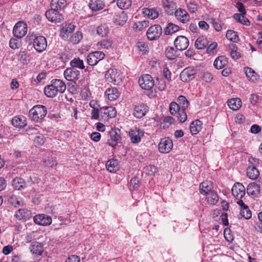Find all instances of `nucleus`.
Listing matches in <instances>:
<instances>
[{
    "label": "nucleus",
    "instance_id": "bb28decb",
    "mask_svg": "<svg viewBox=\"0 0 262 262\" xmlns=\"http://www.w3.org/2000/svg\"><path fill=\"white\" fill-rule=\"evenodd\" d=\"M51 83L54 87L57 92L63 93L66 89V83L60 79H53L51 81Z\"/></svg>",
    "mask_w": 262,
    "mask_h": 262
},
{
    "label": "nucleus",
    "instance_id": "4468645a",
    "mask_svg": "<svg viewBox=\"0 0 262 262\" xmlns=\"http://www.w3.org/2000/svg\"><path fill=\"white\" fill-rule=\"evenodd\" d=\"M144 132L137 127L129 132V136L132 143H138L140 142L141 137L144 136Z\"/></svg>",
    "mask_w": 262,
    "mask_h": 262
},
{
    "label": "nucleus",
    "instance_id": "f704fd0d",
    "mask_svg": "<svg viewBox=\"0 0 262 262\" xmlns=\"http://www.w3.org/2000/svg\"><path fill=\"white\" fill-rule=\"evenodd\" d=\"M12 186L15 189L20 190L26 187V184L23 179L16 178L12 181Z\"/></svg>",
    "mask_w": 262,
    "mask_h": 262
},
{
    "label": "nucleus",
    "instance_id": "5701e85b",
    "mask_svg": "<svg viewBox=\"0 0 262 262\" xmlns=\"http://www.w3.org/2000/svg\"><path fill=\"white\" fill-rule=\"evenodd\" d=\"M29 249L31 252L36 256L41 255L43 251L42 244L37 242L31 243Z\"/></svg>",
    "mask_w": 262,
    "mask_h": 262
},
{
    "label": "nucleus",
    "instance_id": "7ed1b4c3",
    "mask_svg": "<svg viewBox=\"0 0 262 262\" xmlns=\"http://www.w3.org/2000/svg\"><path fill=\"white\" fill-rule=\"evenodd\" d=\"M169 111L172 115H176L178 120L181 122H184L187 118V114L185 111L181 109L180 106L177 102H171L169 106Z\"/></svg>",
    "mask_w": 262,
    "mask_h": 262
},
{
    "label": "nucleus",
    "instance_id": "f8f14e48",
    "mask_svg": "<svg viewBox=\"0 0 262 262\" xmlns=\"http://www.w3.org/2000/svg\"><path fill=\"white\" fill-rule=\"evenodd\" d=\"M232 193L233 195L238 200H241L245 194V188L240 183H236L232 188Z\"/></svg>",
    "mask_w": 262,
    "mask_h": 262
},
{
    "label": "nucleus",
    "instance_id": "8fccbe9b",
    "mask_svg": "<svg viewBox=\"0 0 262 262\" xmlns=\"http://www.w3.org/2000/svg\"><path fill=\"white\" fill-rule=\"evenodd\" d=\"M243 14L236 13L233 15V17L237 22L247 26H249L250 24L249 20Z\"/></svg>",
    "mask_w": 262,
    "mask_h": 262
},
{
    "label": "nucleus",
    "instance_id": "ddd939ff",
    "mask_svg": "<svg viewBox=\"0 0 262 262\" xmlns=\"http://www.w3.org/2000/svg\"><path fill=\"white\" fill-rule=\"evenodd\" d=\"M196 71L193 67H188L184 69L180 74L181 79L184 82H188L194 77Z\"/></svg>",
    "mask_w": 262,
    "mask_h": 262
},
{
    "label": "nucleus",
    "instance_id": "1a4fd4ad",
    "mask_svg": "<svg viewBox=\"0 0 262 262\" xmlns=\"http://www.w3.org/2000/svg\"><path fill=\"white\" fill-rule=\"evenodd\" d=\"M148 110V106L146 104L141 103L135 106L133 115L135 118L141 119L146 115Z\"/></svg>",
    "mask_w": 262,
    "mask_h": 262
},
{
    "label": "nucleus",
    "instance_id": "e433bc0d",
    "mask_svg": "<svg viewBox=\"0 0 262 262\" xmlns=\"http://www.w3.org/2000/svg\"><path fill=\"white\" fill-rule=\"evenodd\" d=\"M227 58L224 56H221L216 58L214 61L213 65L217 69H221L227 63Z\"/></svg>",
    "mask_w": 262,
    "mask_h": 262
},
{
    "label": "nucleus",
    "instance_id": "58836bf2",
    "mask_svg": "<svg viewBox=\"0 0 262 262\" xmlns=\"http://www.w3.org/2000/svg\"><path fill=\"white\" fill-rule=\"evenodd\" d=\"M229 107L233 110H237L242 106V101L239 98H232L228 101Z\"/></svg>",
    "mask_w": 262,
    "mask_h": 262
},
{
    "label": "nucleus",
    "instance_id": "680f3d73",
    "mask_svg": "<svg viewBox=\"0 0 262 262\" xmlns=\"http://www.w3.org/2000/svg\"><path fill=\"white\" fill-rule=\"evenodd\" d=\"M157 83L156 84V86L159 89V90L162 91L165 90L166 88V82L163 78H157Z\"/></svg>",
    "mask_w": 262,
    "mask_h": 262
},
{
    "label": "nucleus",
    "instance_id": "393cba45",
    "mask_svg": "<svg viewBox=\"0 0 262 262\" xmlns=\"http://www.w3.org/2000/svg\"><path fill=\"white\" fill-rule=\"evenodd\" d=\"M119 93L115 87L107 88L105 92V97L110 101H113L119 97Z\"/></svg>",
    "mask_w": 262,
    "mask_h": 262
},
{
    "label": "nucleus",
    "instance_id": "3c124183",
    "mask_svg": "<svg viewBox=\"0 0 262 262\" xmlns=\"http://www.w3.org/2000/svg\"><path fill=\"white\" fill-rule=\"evenodd\" d=\"M226 36L228 40L234 42H236L239 40L237 33L233 30H228Z\"/></svg>",
    "mask_w": 262,
    "mask_h": 262
},
{
    "label": "nucleus",
    "instance_id": "f257e3e1",
    "mask_svg": "<svg viewBox=\"0 0 262 262\" xmlns=\"http://www.w3.org/2000/svg\"><path fill=\"white\" fill-rule=\"evenodd\" d=\"M47 114V108L42 105L34 106L29 112V115L31 120L40 122L42 121Z\"/></svg>",
    "mask_w": 262,
    "mask_h": 262
},
{
    "label": "nucleus",
    "instance_id": "0eeeda50",
    "mask_svg": "<svg viewBox=\"0 0 262 262\" xmlns=\"http://www.w3.org/2000/svg\"><path fill=\"white\" fill-rule=\"evenodd\" d=\"M28 31L27 25L23 21H18L13 27V33L17 38L25 36Z\"/></svg>",
    "mask_w": 262,
    "mask_h": 262
},
{
    "label": "nucleus",
    "instance_id": "774afa93",
    "mask_svg": "<svg viewBox=\"0 0 262 262\" xmlns=\"http://www.w3.org/2000/svg\"><path fill=\"white\" fill-rule=\"evenodd\" d=\"M80 259L79 256L75 255L70 256L65 262H80Z\"/></svg>",
    "mask_w": 262,
    "mask_h": 262
},
{
    "label": "nucleus",
    "instance_id": "e2e57ef3",
    "mask_svg": "<svg viewBox=\"0 0 262 262\" xmlns=\"http://www.w3.org/2000/svg\"><path fill=\"white\" fill-rule=\"evenodd\" d=\"M45 138L42 135L37 136L34 140V142L38 145H41L45 142Z\"/></svg>",
    "mask_w": 262,
    "mask_h": 262
},
{
    "label": "nucleus",
    "instance_id": "2eb2a0df",
    "mask_svg": "<svg viewBox=\"0 0 262 262\" xmlns=\"http://www.w3.org/2000/svg\"><path fill=\"white\" fill-rule=\"evenodd\" d=\"M175 47L179 50H184L189 46V40L184 36H178L174 41Z\"/></svg>",
    "mask_w": 262,
    "mask_h": 262
},
{
    "label": "nucleus",
    "instance_id": "0e129e2a",
    "mask_svg": "<svg viewBox=\"0 0 262 262\" xmlns=\"http://www.w3.org/2000/svg\"><path fill=\"white\" fill-rule=\"evenodd\" d=\"M234 47L233 49L230 52V55L231 57L234 59H237L241 57L240 53L237 51L236 49H235V47L234 45H232Z\"/></svg>",
    "mask_w": 262,
    "mask_h": 262
},
{
    "label": "nucleus",
    "instance_id": "39448f33",
    "mask_svg": "<svg viewBox=\"0 0 262 262\" xmlns=\"http://www.w3.org/2000/svg\"><path fill=\"white\" fill-rule=\"evenodd\" d=\"M104 53L102 51H94L90 53L86 56L87 63L91 66L96 65L98 62L104 59Z\"/></svg>",
    "mask_w": 262,
    "mask_h": 262
},
{
    "label": "nucleus",
    "instance_id": "864d4df0",
    "mask_svg": "<svg viewBox=\"0 0 262 262\" xmlns=\"http://www.w3.org/2000/svg\"><path fill=\"white\" fill-rule=\"evenodd\" d=\"M132 4L130 0H117V5L121 9H127L129 8Z\"/></svg>",
    "mask_w": 262,
    "mask_h": 262
},
{
    "label": "nucleus",
    "instance_id": "338daca9",
    "mask_svg": "<svg viewBox=\"0 0 262 262\" xmlns=\"http://www.w3.org/2000/svg\"><path fill=\"white\" fill-rule=\"evenodd\" d=\"M171 72L168 68L167 67L164 68L163 69V75L167 80H171Z\"/></svg>",
    "mask_w": 262,
    "mask_h": 262
},
{
    "label": "nucleus",
    "instance_id": "6e6d98bb",
    "mask_svg": "<svg viewBox=\"0 0 262 262\" xmlns=\"http://www.w3.org/2000/svg\"><path fill=\"white\" fill-rule=\"evenodd\" d=\"M19 38H11L9 41V46L13 49H18L21 46Z\"/></svg>",
    "mask_w": 262,
    "mask_h": 262
},
{
    "label": "nucleus",
    "instance_id": "f03ea898",
    "mask_svg": "<svg viewBox=\"0 0 262 262\" xmlns=\"http://www.w3.org/2000/svg\"><path fill=\"white\" fill-rule=\"evenodd\" d=\"M105 78L107 81L115 85H119L122 82V76L120 71L116 69L107 70L105 74Z\"/></svg>",
    "mask_w": 262,
    "mask_h": 262
},
{
    "label": "nucleus",
    "instance_id": "2f4dec72",
    "mask_svg": "<svg viewBox=\"0 0 262 262\" xmlns=\"http://www.w3.org/2000/svg\"><path fill=\"white\" fill-rule=\"evenodd\" d=\"M67 5L66 0H52L50 6L51 8L61 11Z\"/></svg>",
    "mask_w": 262,
    "mask_h": 262
},
{
    "label": "nucleus",
    "instance_id": "a211bd4d",
    "mask_svg": "<svg viewBox=\"0 0 262 262\" xmlns=\"http://www.w3.org/2000/svg\"><path fill=\"white\" fill-rule=\"evenodd\" d=\"M14 216L18 220L27 221L32 217V213L27 209H19L16 211Z\"/></svg>",
    "mask_w": 262,
    "mask_h": 262
},
{
    "label": "nucleus",
    "instance_id": "49530a36",
    "mask_svg": "<svg viewBox=\"0 0 262 262\" xmlns=\"http://www.w3.org/2000/svg\"><path fill=\"white\" fill-rule=\"evenodd\" d=\"M180 27L172 23H169L165 28L164 33L166 35H170L178 31Z\"/></svg>",
    "mask_w": 262,
    "mask_h": 262
},
{
    "label": "nucleus",
    "instance_id": "c9c22d12",
    "mask_svg": "<svg viewBox=\"0 0 262 262\" xmlns=\"http://www.w3.org/2000/svg\"><path fill=\"white\" fill-rule=\"evenodd\" d=\"M209 42L204 36L198 37L195 41L194 46L198 49H203L208 45Z\"/></svg>",
    "mask_w": 262,
    "mask_h": 262
},
{
    "label": "nucleus",
    "instance_id": "6ab92c4d",
    "mask_svg": "<svg viewBox=\"0 0 262 262\" xmlns=\"http://www.w3.org/2000/svg\"><path fill=\"white\" fill-rule=\"evenodd\" d=\"M174 16L177 19L184 24L188 22L190 19V16L187 12L181 8H179L175 11Z\"/></svg>",
    "mask_w": 262,
    "mask_h": 262
},
{
    "label": "nucleus",
    "instance_id": "dca6fc26",
    "mask_svg": "<svg viewBox=\"0 0 262 262\" xmlns=\"http://www.w3.org/2000/svg\"><path fill=\"white\" fill-rule=\"evenodd\" d=\"M64 77L68 81H74L79 78L80 72L73 68H67L64 71Z\"/></svg>",
    "mask_w": 262,
    "mask_h": 262
},
{
    "label": "nucleus",
    "instance_id": "ea45409f",
    "mask_svg": "<svg viewBox=\"0 0 262 262\" xmlns=\"http://www.w3.org/2000/svg\"><path fill=\"white\" fill-rule=\"evenodd\" d=\"M247 176L253 180L256 179L259 175L258 169L253 166H250L247 169Z\"/></svg>",
    "mask_w": 262,
    "mask_h": 262
},
{
    "label": "nucleus",
    "instance_id": "13d9d810",
    "mask_svg": "<svg viewBox=\"0 0 262 262\" xmlns=\"http://www.w3.org/2000/svg\"><path fill=\"white\" fill-rule=\"evenodd\" d=\"M176 51L173 47L167 48L165 51V55L169 59H173L176 57Z\"/></svg>",
    "mask_w": 262,
    "mask_h": 262
},
{
    "label": "nucleus",
    "instance_id": "de8ad7c7",
    "mask_svg": "<svg viewBox=\"0 0 262 262\" xmlns=\"http://www.w3.org/2000/svg\"><path fill=\"white\" fill-rule=\"evenodd\" d=\"M207 196L206 197V199L208 203L210 204H215L219 201V197L217 193L214 191L212 190L208 194H206Z\"/></svg>",
    "mask_w": 262,
    "mask_h": 262
},
{
    "label": "nucleus",
    "instance_id": "c03bdc74",
    "mask_svg": "<svg viewBox=\"0 0 262 262\" xmlns=\"http://www.w3.org/2000/svg\"><path fill=\"white\" fill-rule=\"evenodd\" d=\"M70 66L72 68H78L81 70H83L85 68L83 61L80 59L79 58H74L70 61Z\"/></svg>",
    "mask_w": 262,
    "mask_h": 262
},
{
    "label": "nucleus",
    "instance_id": "37998d69",
    "mask_svg": "<svg viewBox=\"0 0 262 262\" xmlns=\"http://www.w3.org/2000/svg\"><path fill=\"white\" fill-rule=\"evenodd\" d=\"M44 93L47 97L50 98L54 97L58 94L56 90H55L54 87L53 86L51 83L45 86L44 89Z\"/></svg>",
    "mask_w": 262,
    "mask_h": 262
},
{
    "label": "nucleus",
    "instance_id": "423d86ee",
    "mask_svg": "<svg viewBox=\"0 0 262 262\" xmlns=\"http://www.w3.org/2000/svg\"><path fill=\"white\" fill-rule=\"evenodd\" d=\"M45 15L48 20L52 23H58L63 20V16L60 11L51 8L46 11Z\"/></svg>",
    "mask_w": 262,
    "mask_h": 262
},
{
    "label": "nucleus",
    "instance_id": "473e14b6",
    "mask_svg": "<svg viewBox=\"0 0 262 262\" xmlns=\"http://www.w3.org/2000/svg\"><path fill=\"white\" fill-rule=\"evenodd\" d=\"M190 130L192 135L197 134L202 129V123L199 120H196L190 124Z\"/></svg>",
    "mask_w": 262,
    "mask_h": 262
},
{
    "label": "nucleus",
    "instance_id": "69168bd1",
    "mask_svg": "<svg viewBox=\"0 0 262 262\" xmlns=\"http://www.w3.org/2000/svg\"><path fill=\"white\" fill-rule=\"evenodd\" d=\"M139 181L137 178H134L130 180V185L132 186L133 188L135 189L138 188L139 186Z\"/></svg>",
    "mask_w": 262,
    "mask_h": 262
},
{
    "label": "nucleus",
    "instance_id": "9b49d317",
    "mask_svg": "<svg viewBox=\"0 0 262 262\" xmlns=\"http://www.w3.org/2000/svg\"><path fill=\"white\" fill-rule=\"evenodd\" d=\"M173 146L172 141L168 138L162 139L159 144V150L161 153H168Z\"/></svg>",
    "mask_w": 262,
    "mask_h": 262
},
{
    "label": "nucleus",
    "instance_id": "5fc2aeb1",
    "mask_svg": "<svg viewBox=\"0 0 262 262\" xmlns=\"http://www.w3.org/2000/svg\"><path fill=\"white\" fill-rule=\"evenodd\" d=\"M82 38V34L81 32L77 31L71 38L70 41L74 43H78Z\"/></svg>",
    "mask_w": 262,
    "mask_h": 262
},
{
    "label": "nucleus",
    "instance_id": "09e8293b",
    "mask_svg": "<svg viewBox=\"0 0 262 262\" xmlns=\"http://www.w3.org/2000/svg\"><path fill=\"white\" fill-rule=\"evenodd\" d=\"M178 104H179L180 107L183 111H185L188 108L189 103L186 97L184 96L181 95L178 97L177 99Z\"/></svg>",
    "mask_w": 262,
    "mask_h": 262
},
{
    "label": "nucleus",
    "instance_id": "4d7b16f0",
    "mask_svg": "<svg viewBox=\"0 0 262 262\" xmlns=\"http://www.w3.org/2000/svg\"><path fill=\"white\" fill-rule=\"evenodd\" d=\"M144 170L146 174L154 176L157 172V168L154 165H148L144 168Z\"/></svg>",
    "mask_w": 262,
    "mask_h": 262
},
{
    "label": "nucleus",
    "instance_id": "f3484780",
    "mask_svg": "<svg viewBox=\"0 0 262 262\" xmlns=\"http://www.w3.org/2000/svg\"><path fill=\"white\" fill-rule=\"evenodd\" d=\"M34 222L39 225L48 226L52 223V218L43 214H38L33 217Z\"/></svg>",
    "mask_w": 262,
    "mask_h": 262
},
{
    "label": "nucleus",
    "instance_id": "a18cd8bd",
    "mask_svg": "<svg viewBox=\"0 0 262 262\" xmlns=\"http://www.w3.org/2000/svg\"><path fill=\"white\" fill-rule=\"evenodd\" d=\"M247 191L248 193L252 195H255L260 192V187L257 184L253 182L248 185Z\"/></svg>",
    "mask_w": 262,
    "mask_h": 262
},
{
    "label": "nucleus",
    "instance_id": "4be33fe9",
    "mask_svg": "<svg viewBox=\"0 0 262 262\" xmlns=\"http://www.w3.org/2000/svg\"><path fill=\"white\" fill-rule=\"evenodd\" d=\"M12 125L16 127L24 128L27 124V119L24 116H16L12 119Z\"/></svg>",
    "mask_w": 262,
    "mask_h": 262
},
{
    "label": "nucleus",
    "instance_id": "412c9836",
    "mask_svg": "<svg viewBox=\"0 0 262 262\" xmlns=\"http://www.w3.org/2000/svg\"><path fill=\"white\" fill-rule=\"evenodd\" d=\"M75 26L71 23L63 25L60 31V35L62 38L66 40L69 35L74 31Z\"/></svg>",
    "mask_w": 262,
    "mask_h": 262
},
{
    "label": "nucleus",
    "instance_id": "b1692460",
    "mask_svg": "<svg viewBox=\"0 0 262 262\" xmlns=\"http://www.w3.org/2000/svg\"><path fill=\"white\" fill-rule=\"evenodd\" d=\"M213 184L210 181H206L200 185V192L201 194L206 195L213 190Z\"/></svg>",
    "mask_w": 262,
    "mask_h": 262
},
{
    "label": "nucleus",
    "instance_id": "72a5a7b5",
    "mask_svg": "<svg viewBox=\"0 0 262 262\" xmlns=\"http://www.w3.org/2000/svg\"><path fill=\"white\" fill-rule=\"evenodd\" d=\"M8 202L15 207L22 206L24 204L22 198L15 195H11L8 199Z\"/></svg>",
    "mask_w": 262,
    "mask_h": 262
},
{
    "label": "nucleus",
    "instance_id": "9d476101",
    "mask_svg": "<svg viewBox=\"0 0 262 262\" xmlns=\"http://www.w3.org/2000/svg\"><path fill=\"white\" fill-rule=\"evenodd\" d=\"M33 47L38 52H42L47 47L46 38L43 36L36 37L33 40Z\"/></svg>",
    "mask_w": 262,
    "mask_h": 262
},
{
    "label": "nucleus",
    "instance_id": "052dcab7",
    "mask_svg": "<svg viewBox=\"0 0 262 262\" xmlns=\"http://www.w3.org/2000/svg\"><path fill=\"white\" fill-rule=\"evenodd\" d=\"M212 25L216 31H220L222 29L224 24L218 19H214L212 20Z\"/></svg>",
    "mask_w": 262,
    "mask_h": 262
},
{
    "label": "nucleus",
    "instance_id": "bf43d9fd",
    "mask_svg": "<svg viewBox=\"0 0 262 262\" xmlns=\"http://www.w3.org/2000/svg\"><path fill=\"white\" fill-rule=\"evenodd\" d=\"M136 47L142 54L145 53L148 49V45L144 41H138Z\"/></svg>",
    "mask_w": 262,
    "mask_h": 262
},
{
    "label": "nucleus",
    "instance_id": "cd10ccee",
    "mask_svg": "<svg viewBox=\"0 0 262 262\" xmlns=\"http://www.w3.org/2000/svg\"><path fill=\"white\" fill-rule=\"evenodd\" d=\"M100 113L103 117L113 118L116 115V111L113 107H103L100 109Z\"/></svg>",
    "mask_w": 262,
    "mask_h": 262
},
{
    "label": "nucleus",
    "instance_id": "a878e982",
    "mask_svg": "<svg viewBox=\"0 0 262 262\" xmlns=\"http://www.w3.org/2000/svg\"><path fill=\"white\" fill-rule=\"evenodd\" d=\"M110 139L108 140L107 143L110 146L115 147L120 141L121 137L116 130H112L110 132Z\"/></svg>",
    "mask_w": 262,
    "mask_h": 262
},
{
    "label": "nucleus",
    "instance_id": "c756f323",
    "mask_svg": "<svg viewBox=\"0 0 262 262\" xmlns=\"http://www.w3.org/2000/svg\"><path fill=\"white\" fill-rule=\"evenodd\" d=\"M160 9L158 8H144L143 9V13L144 15L147 16L149 18L155 19L159 16Z\"/></svg>",
    "mask_w": 262,
    "mask_h": 262
},
{
    "label": "nucleus",
    "instance_id": "20e7f679",
    "mask_svg": "<svg viewBox=\"0 0 262 262\" xmlns=\"http://www.w3.org/2000/svg\"><path fill=\"white\" fill-rule=\"evenodd\" d=\"M138 83L142 89L148 91L151 90L155 84L153 78L149 74H144L140 76Z\"/></svg>",
    "mask_w": 262,
    "mask_h": 262
},
{
    "label": "nucleus",
    "instance_id": "c85d7f7f",
    "mask_svg": "<svg viewBox=\"0 0 262 262\" xmlns=\"http://www.w3.org/2000/svg\"><path fill=\"white\" fill-rule=\"evenodd\" d=\"M244 71L249 80L253 82H256L258 80L259 76L253 69L249 67H246L244 68Z\"/></svg>",
    "mask_w": 262,
    "mask_h": 262
},
{
    "label": "nucleus",
    "instance_id": "7c9ffc66",
    "mask_svg": "<svg viewBox=\"0 0 262 262\" xmlns=\"http://www.w3.org/2000/svg\"><path fill=\"white\" fill-rule=\"evenodd\" d=\"M89 6L92 11H99L104 8L105 4L101 0H91Z\"/></svg>",
    "mask_w": 262,
    "mask_h": 262
},
{
    "label": "nucleus",
    "instance_id": "aec40b11",
    "mask_svg": "<svg viewBox=\"0 0 262 262\" xmlns=\"http://www.w3.org/2000/svg\"><path fill=\"white\" fill-rule=\"evenodd\" d=\"M236 203L241 207L240 211L241 216L245 219H250L252 216V213L248 206L242 200L237 201Z\"/></svg>",
    "mask_w": 262,
    "mask_h": 262
},
{
    "label": "nucleus",
    "instance_id": "a19ab883",
    "mask_svg": "<svg viewBox=\"0 0 262 262\" xmlns=\"http://www.w3.org/2000/svg\"><path fill=\"white\" fill-rule=\"evenodd\" d=\"M106 167L111 172H116L119 168L117 161L114 159L108 160L106 163Z\"/></svg>",
    "mask_w": 262,
    "mask_h": 262
},
{
    "label": "nucleus",
    "instance_id": "6e6552de",
    "mask_svg": "<svg viewBox=\"0 0 262 262\" xmlns=\"http://www.w3.org/2000/svg\"><path fill=\"white\" fill-rule=\"evenodd\" d=\"M162 32V28L160 25H156L151 26L147 30L146 35L147 38L150 40H155L158 38Z\"/></svg>",
    "mask_w": 262,
    "mask_h": 262
},
{
    "label": "nucleus",
    "instance_id": "4c0bfd02",
    "mask_svg": "<svg viewBox=\"0 0 262 262\" xmlns=\"http://www.w3.org/2000/svg\"><path fill=\"white\" fill-rule=\"evenodd\" d=\"M112 41L110 39H103L97 43V49L99 50H109L112 47Z\"/></svg>",
    "mask_w": 262,
    "mask_h": 262
},
{
    "label": "nucleus",
    "instance_id": "79ce46f5",
    "mask_svg": "<svg viewBox=\"0 0 262 262\" xmlns=\"http://www.w3.org/2000/svg\"><path fill=\"white\" fill-rule=\"evenodd\" d=\"M127 20V16L124 11L117 15L114 18V22L119 25H123Z\"/></svg>",
    "mask_w": 262,
    "mask_h": 262
},
{
    "label": "nucleus",
    "instance_id": "603ef678",
    "mask_svg": "<svg viewBox=\"0 0 262 262\" xmlns=\"http://www.w3.org/2000/svg\"><path fill=\"white\" fill-rule=\"evenodd\" d=\"M108 31V27L105 24L101 25L97 28V32L98 34L102 37L107 35Z\"/></svg>",
    "mask_w": 262,
    "mask_h": 262
}]
</instances>
